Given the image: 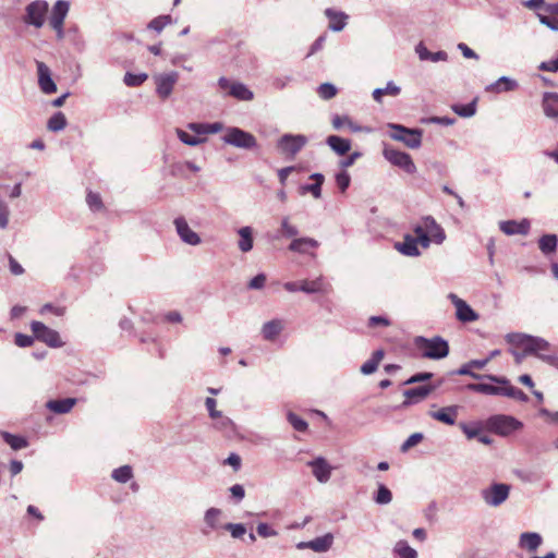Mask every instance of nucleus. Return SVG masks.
Wrapping results in <instances>:
<instances>
[{
	"instance_id": "nucleus-55",
	"label": "nucleus",
	"mask_w": 558,
	"mask_h": 558,
	"mask_svg": "<svg viewBox=\"0 0 558 558\" xmlns=\"http://www.w3.org/2000/svg\"><path fill=\"white\" fill-rule=\"evenodd\" d=\"M86 203L90 210L100 211L104 209L101 197L98 193L88 192L86 196Z\"/></svg>"
},
{
	"instance_id": "nucleus-13",
	"label": "nucleus",
	"mask_w": 558,
	"mask_h": 558,
	"mask_svg": "<svg viewBox=\"0 0 558 558\" xmlns=\"http://www.w3.org/2000/svg\"><path fill=\"white\" fill-rule=\"evenodd\" d=\"M173 225L175 227V231L182 242L185 244L196 246L201 244L202 240L201 236L193 231L186 219L184 217H178L174 219Z\"/></svg>"
},
{
	"instance_id": "nucleus-16",
	"label": "nucleus",
	"mask_w": 558,
	"mask_h": 558,
	"mask_svg": "<svg viewBox=\"0 0 558 558\" xmlns=\"http://www.w3.org/2000/svg\"><path fill=\"white\" fill-rule=\"evenodd\" d=\"M333 543V535L327 533L308 542H300L296 544L298 549H312L315 553H326Z\"/></svg>"
},
{
	"instance_id": "nucleus-50",
	"label": "nucleus",
	"mask_w": 558,
	"mask_h": 558,
	"mask_svg": "<svg viewBox=\"0 0 558 558\" xmlns=\"http://www.w3.org/2000/svg\"><path fill=\"white\" fill-rule=\"evenodd\" d=\"M147 78L148 75L146 73L133 74L131 72H126L123 82L126 86L136 87L141 86Z\"/></svg>"
},
{
	"instance_id": "nucleus-58",
	"label": "nucleus",
	"mask_w": 558,
	"mask_h": 558,
	"mask_svg": "<svg viewBox=\"0 0 558 558\" xmlns=\"http://www.w3.org/2000/svg\"><path fill=\"white\" fill-rule=\"evenodd\" d=\"M529 338V335L520 333V332H512L508 333L506 336V340L510 344L520 345L523 349L525 348L526 340Z\"/></svg>"
},
{
	"instance_id": "nucleus-10",
	"label": "nucleus",
	"mask_w": 558,
	"mask_h": 558,
	"mask_svg": "<svg viewBox=\"0 0 558 558\" xmlns=\"http://www.w3.org/2000/svg\"><path fill=\"white\" fill-rule=\"evenodd\" d=\"M307 144V137L302 134H284L277 143V147L282 154L294 157L305 145Z\"/></svg>"
},
{
	"instance_id": "nucleus-25",
	"label": "nucleus",
	"mask_w": 558,
	"mask_h": 558,
	"mask_svg": "<svg viewBox=\"0 0 558 558\" xmlns=\"http://www.w3.org/2000/svg\"><path fill=\"white\" fill-rule=\"evenodd\" d=\"M76 402L77 399L75 398L54 399L49 400L46 403V408L56 414H66L71 412Z\"/></svg>"
},
{
	"instance_id": "nucleus-41",
	"label": "nucleus",
	"mask_w": 558,
	"mask_h": 558,
	"mask_svg": "<svg viewBox=\"0 0 558 558\" xmlns=\"http://www.w3.org/2000/svg\"><path fill=\"white\" fill-rule=\"evenodd\" d=\"M393 553L399 558H417V551L407 541H398L393 546Z\"/></svg>"
},
{
	"instance_id": "nucleus-48",
	"label": "nucleus",
	"mask_w": 558,
	"mask_h": 558,
	"mask_svg": "<svg viewBox=\"0 0 558 558\" xmlns=\"http://www.w3.org/2000/svg\"><path fill=\"white\" fill-rule=\"evenodd\" d=\"M111 477L118 483H128L133 477V470L130 465H122L112 471Z\"/></svg>"
},
{
	"instance_id": "nucleus-2",
	"label": "nucleus",
	"mask_w": 558,
	"mask_h": 558,
	"mask_svg": "<svg viewBox=\"0 0 558 558\" xmlns=\"http://www.w3.org/2000/svg\"><path fill=\"white\" fill-rule=\"evenodd\" d=\"M388 129L391 130L390 137L393 141L403 143L411 149L420 148L422 145L423 131L420 129H409L404 125L397 123H388Z\"/></svg>"
},
{
	"instance_id": "nucleus-9",
	"label": "nucleus",
	"mask_w": 558,
	"mask_h": 558,
	"mask_svg": "<svg viewBox=\"0 0 558 558\" xmlns=\"http://www.w3.org/2000/svg\"><path fill=\"white\" fill-rule=\"evenodd\" d=\"M31 329L37 340L46 343L50 348L62 347L63 343L57 330L49 328L40 322H32Z\"/></svg>"
},
{
	"instance_id": "nucleus-33",
	"label": "nucleus",
	"mask_w": 558,
	"mask_h": 558,
	"mask_svg": "<svg viewBox=\"0 0 558 558\" xmlns=\"http://www.w3.org/2000/svg\"><path fill=\"white\" fill-rule=\"evenodd\" d=\"M326 143L330 149L339 156L345 155L351 149L350 140L340 137L338 135H329L326 140Z\"/></svg>"
},
{
	"instance_id": "nucleus-40",
	"label": "nucleus",
	"mask_w": 558,
	"mask_h": 558,
	"mask_svg": "<svg viewBox=\"0 0 558 558\" xmlns=\"http://www.w3.org/2000/svg\"><path fill=\"white\" fill-rule=\"evenodd\" d=\"M434 389L435 387L433 386L423 385L420 387L407 389L404 391V397L409 400L421 401L425 399Z\"/></svg>"
},
{
	"instance_id": "nucleus-53",
	"label": "nucleus",
	"mask_w": 558,
	"mask_h": 558,
	"mask_svg": "<svg viewBox=\"0 0 558 558\" xmlns=\"http://www.w3.org/2000/svg\"><path fill=\"white\" fill-rule=\"evenodd\" d=\"M222 529L228 531L235 539L242 538L246 533V527L242 523H227L222 525Z\"/></svg>"
},
{
	"instance_id": "nucleus-17",
	"label": "nucleus",
	"mask_w": 558,
	"mask_h": 558,
	"mask_svg": "<svg viewBox=\"0 0 558 558\" xmlns=\"http://www.w3.org/2000/svg\"><path fill=\"white\" fill-rule=\"evenodd\" d=\"M500 353H501V352H500V350H498V349L493 350V351L489 353L488 357H486V359H484V360H472V361H470V362H468V363L463 364L459 369H457V371H456V374H458V375H466V376H471V377H473V378H475V379L483 378L484 376H482V375H480V374H476V373H474V372H471V367H472V366H475L477 369H482V368H484V367L488 364V362H489L492 359H494V357H496V356L500 355Z\"/></svg>"
},
{
	"instance_id": "nucleus-24",
	"label": "nucleus",
	"mask_w": 558,
	"mask_h": 558,
	"mask_svg": "<svg viewBox=\"0 0 558 558\" xmlns=\"http://www.w3.org/2000/svg\"><path fill=\"white\" fill-rule=\"evenodd\" d=\"M542 108L544 114L549 119L558 118V94L546 92L543 94Z\"/></svg>"
},
{
	"instance_id": "nucleus-18",
	"label": "nucleus",
	"mask_w": 558,
	"mask_h": 558,
	"mask_svg": "<svg viewBox=\"0 0 558 558\" xmlns=\"http://www.w3.org/2000/svg\"><path fill=\"white\" fill-rule=\"evenodd\" d=\"M530 221L522 219L521 221L505 220L499 222V229L507 235H526L530 231Z\"/></svg>"
},
{
	"instance_id": "nucleus-49",
	"label": "nucleus",
	"mask_w": 558,
	"mask_h": 558,
	"mask_svg": "<svg viewBox=\"0 0 558 558\" xmlns=\"http://www.w3.org/2000/svg\"><path fill=\"white\" fill-rule=\"evenodd\" d=\"M452 110L460 117L471 118L476 112V100H473L472 102L466 105H453Z\"/></svg>"
},
{
	"instance_id": "nucleus-6",
	"label": "nucleus",
	"mask_w": 558,
	"mask_h": 558,
	"mask_svg": "<svg viewBox=\"0 0 558 558\" xmlns=\"http://www.w3.org/2000/svg\"><path fill=\"white\" fill-rule=\"evenodd\" d=\"M383 156L392 166L402 169L408 174H414L417 170L412 157L408 153L385 146Z\"/></svg>"
},
{
	"instance_id": "nucleus-62",
	"label": "nucleus",
	"mask_w": 558,
	"mask_h": 558,
	"mask_svg": "<svg viewBox=\"0 0 558 558\" xmlns=\"http://www.w3.org/2000/svg\"><path fill=\"white\" fill-rule=\"evenodd\" d=\"M257 534L260 537H274L277 536L278 533L274 529H271L267 523H258L256 527Z\"/></svg>"
},
{
	"instance_id": "nucleus-39",
	"label": "nucleus",
	"mask_w": 558,
	"mask_h": 558,
	"mask_svg": "<svg viewBox=\"0 0 558 558\" xmlns=\"http://www.w3.org/2000/svg\"><path fill=\"white\" fill-rule=\"evenodd\" d=\"M233 98L242 101H250L254 98V93L243 83L236 82L231 86V94Z\"/></svg>"
},
{
	"instance_id": "nucleus-11",
	"label": "nucleus",
	"mask_w": 558,
	"mask_h": 558,
	"mask_svg": "<svg viewBox=\"0 0 558 558\" xmlns=\"http://www.w3.org/2000/svg\"><path fill=\"white\" fill-rule=\"evenodd\" d=\"M306 465L311 468L312 474L318 483L326 484L330 481L333 466L324 457H315L307 461Z\"/></svg>"
},
{
	"instance_id": "nucleus-59",
	"label": "nucleus",
	"mask_w": 558,
	"mask_h": 558,
	"mask_svg": "<svg viewBox=\"0 0 558 558\" xmlns=\"http://www.w3.org/2000/svg\"><path fill=\"white\" fill-rule=\"evenodd\" d=\"M423 440L422 433H414L401 445V451L407 452L412 447L418 445Z\"/></svg>"
},
{
	"instance_id": "nucleus-35",
	"label": "nucleus",
	"mask_w": 558,
	"mask_h": 558,
	"mask_svg": "<svg viewBox=\"0 0 558 558\" xmlns=\"http://www.w3.org/2000/svg\"><path fill=\"white\" fill-rule=\"evenodd\" d=\"M549 349V342L539 337H533L529 335L525 343L524 351L529 354H538L542 351Z\"/></svg>"
},
{
	"instance_id": "nucleus-3",
	"label": "nucleus",
	"mask_w": 558,
	"mask_h": 558,
	"mask_svg": "<svg viewBox=\"0 0 558 558\" xmlns=\"http://www.w3.org/2000/svg\"><path fill=\"white\" fill-rule=\"evenodd\" d=\"M522 426L523 424L519 420L505 414L493 415L487 420L488 429L500 436H508Z\"/></svg>"
},
{
	"instance_id": "nucleus-38",
	"label": "nucleus",
	"mask_w": 558,
	"mask_h": 558,
	"mask_svg": "<svg viewBox=\"0 0 558 558\" xmlns=\"http://www.w3.org/2000/svg\"><path fill=\"white\" fill-rule=\"evenodd\" d=\"M400 93H401V88L398 85H396L395 82L389 81L385 88L374 89L372 96L376 102L380 104L383 101L384 95H389V96L396 97Z\"/></svg>"
},
{
	"instance_id": "nucleus-46",
	"label": "nucleus",
	"mask_w": 558,
	"mask_h": 558,
	"mask_svg": "<svg viewBox=\"0 0 558 558\" xmlns=\"http://www.w3.org/2000/svg\"><path fill=\"white\" fill-rule=\"evenodd\" d=\"M373 500L377 505H388L392 501V493L386 485L378 484L377 490L373 496Z\"/></svg>"
},
{
	"instance_id": "nucleus-20",
	"label": "nucleus",
	"mask_w": 558,
	"mask_h": 558,
	"mask_svg": "<svg viewBox=\"0 0 558 558\" xmlns=\"http://www.w3.org/2000/svg\"><path fill=\"white\" fill-rule=\"evenodd\" d=\"M485 378H487L494 383L505 385V397H509V398H512V399H515V400H519L522 402H526L529 400L527 396L521 389L509 385V380L506 379L505 377H497L495 375H485Z\"/></svg>"
},
{
	"instance_id": "nucleus-54",
	"label": "nucleus",
	"mask_w": 558,
	"mask_h": 558,
	"mask_svg": "<svg viewBox=\"0 0 558 558\" xmlns=\"http://www.w3.org/2000/svg\"><path fill=\"white\" fill-rule=\"evenodd\" d=\"M288 422L292 425V427L298 432H306L308 424L302 417L298 416L293 412H289L287 414Z\"/></svg>"
},
{
	"instance_id": "nucleus-29",
	"label": "nucleus",
	"mask_w": 558,
	"mask_h": 558,
	"mask_svg": "<svg viewBox=\"0 0 558 558\" xmlns=\"http://www.w3.org/2000/svg\"><path fill=\"white\" fill-rule=\"evenodd\" d=\"M319 246L318 241H316L313 238L303 236V238H294L292 242L289 244V251L300 253V254H306L307 250L316 248Z\"/></svg>"
},
{
	"instance_id": "nucleus-12",
	"label": "nucleus",
	"mask_w": 558,
	"mask_h": 558,
	"mask_svg": "<svg viewBox=\"0 0 558 558\" xmlns=\"http://www.w3.org/2000/svg\"><path fill=\"white\" fill-rule=\"evenodd\" d=\"M448 299L456 307V317L462 323H472L478 319V314L454 293H449Z\"/></svg>"
},
{
	"instance_id": "nucleus-56",
	"label": "nucleus",
	"mask_w": 558,
	"mask_h": 558,
	"mask_svg": "<svg viewBox=\"0 0 558 558\" xmlns=\"http://www.w3.org/2000/svg\"><path fill=\"white\" fill-rule=\"evenodd\" d=\"M177 135L182 143H184L189 146H197L198 144H201L203 142L202 138L191 135L187 132L180 130V129L177 130Z\"/></svg>"
},
{
	"instance_id": "nucleus-21",
	"label": "nucleus",
	"mask_w": 558,
	"mask_h": 558,
	"mask_svg": "<svg viewBox=\"0 0 558 558\" xmlns=\"http://www.w3.org/2000/svg\"><path fill=\"white\" fill-rule=\"evenodd\" d=\"M423 223H425L427 234L433 239L435 244H442L445 242V230L432 216L424 217Z\"/></svg>"
},
{
	"instance_id": "nucleus-61",
	"label": "nucleus",
	"mask_w": 558,
	"mask_h": 558,
	"mask_svg": "<svg viewBox=\"0 0 558 558\" xmlns=\"http://www.w3.org/2000/svg\"><path fill=\"white\" fill-rule=\"evenodd\" d=\"M216 405H217L216 399L210 398V397L206 398L205 407H206V409L208 411L209 417L213 418V420L216 418V417H220L221 413H222V412H220V411H218L216 409Z\"/></svg>"
},
{
	"instance_id": "nucleus-32",
	"label": "nucleus",
	"mask_w": 558,
	"mask_h": 558,
	"mask_svg": "<svg viewBox=\"0 0 558 558\" xmlns=\"http://www.w3.org/2000/svg\"><path fill=\"white\" fill-rule=\"evenodd\" d=\"M415 52L417 53L420 60L425 61L429 60L432 62L447 61L448 53L446 51H437L430 52L423 43H420L415 47Z\"/></svg>"
},
{
	"instance_id": "nucleus-37",
	"label": "nucleus",
	"mask_w": 558,
	"mask_h": 558,
	"mask_svg": "<svg viewBox=\"0 0 558 558\" xmlns=\"http://www.w3.org/2000/svg\"><path fill=\"white\" fill-rule=\"evenodd\" d=\"M384 351L383 350H376L372 357L367 360L362 366H361V373L363 375H371L376 372L378 368L379 363L384 359Z\"/></svg>"
},
{
	"instance_id": "nucleus-42",
	"label": "nucleus",
	"mask_w": 558,
	"mask_h": 558,
	"mask_svg": "<svg viewBox=\"0 0 558 558\" xmlns=\"http://www.w3.org/2000/svg\"><path fill=\"white\" fill-rule=\"evenodd\" d=\"M300 291L304 293H319L324 291V281L322 277L314 280H302L300 282Z\"/></svg>"
},
{
	"instance_id": "nucleus-19",
	"label": "nucleus",
	"mask_w": 558,
	"mask_h": 558,
	"mask_svg": "<svg viewBox=\"0 0 558 558\" xmlns=\"http://www.w3.org/2000/svg\"><path fill=\"white\" fill-rule=\"evenodd\" d=\"M325 16L329 21L328 28L332 32H341L348 24L349 15L331 8L325 10Z\"/></svg>"
},
{
	"instance_id": "nucleus-7",
	"label": "nucleus",
	"mask_w": 558,
	"mask_h": 558,
	"mask_svg": "<svg viewBox=\"0 0 558 558\" xmlns=\"http://www.w3.org/2000/svg\"><path fill=\"white\" fill-rule=\"evenodd\" d=\"M510 485L505 483H494L487 488L482 489L481 496L484 502L490 507H499L509 497Z\"/></svg>"
},
{
	"instance_id": "nucleus-26",
	"label": "nucleus",
	"mask_w": 558,
	"mask_h": 558,
	"mask_svg": "<svg viewBox=\"0 0 558 558\" xmlns=\"http://www.w3.org/2000/svg\"><path fill=\"white\" fill-rule=\"evenodd\" d=\"M543 538L536 532H524L520 535L519 547L530 553H534L542 545Z\"/></svg>"
},
{
	"instance_id": "nucleus-43",
	"label": "nucleus",
	"mask_w": 558,
	"mask_h": 558,
	"mask_svg": "<svg viewBox=\"0 0 558 558\" xmlns=\"http://www.w3.org/2000/svg\"><path fill=\"white\" fill-rule=\"evenodd\" d=\"M1 437L13 450H20L28 446L26 438L19 435L1 432Z\"/></svg>"
},
{
	"instance_id": "nucleus-23",
	"label": "nucleus",
	"mask_w": 558,
	"mask_h": 558,
	"mask_svg": "<svg viewBox=\"0 0 558 558\" xmlns=\"http://www.w3.org/2000/svg\"><path fill=\"white\" fill-rule=\"evenodd\" d=\"M458 405H449L437 411H430L429 416L447 425H453L458 416Z\"/></svg>"
},
{
	"instance_id": "nucleus-27",
	"label": "nucleus",
	"mask_w": 558,
	"mask_h": 558,
	"mask_svg": "<svg viewBox=\"0 0 558 558\" xmlns=\"http://www.w3.org/2000/svg\"><path fill=\"white\" fill-rule=\"evenodd\" d=\"M518 88V82L508 76H501L496 82L486 86L487 92L500 94L505 92H512Z\"/></svg>"
},
{
	"instance_id": "nucleus-36",
	"label": "nucleus",
	"mask_w": 558,
	"mask_h": 558,
	"mask_svg": "<svg viewBox=\"0 0 558 558\" xmlns=\"http://www.w3.org/2000/svg\"><path fill=\"white\" fill-rule=\"evenodd\" d=\"M222 515V511L219 508L211 507L207 509L204 513V523L210 530H217L218 527H222L220 525V518Z\"/></svg>"
},
{
	"instance_id": "nucleus-14",
	"label": "nucleus",
	"mask_w": 558,
	"mask_h": 558,
	"mask_svg": "<svg viewBox=\"0 0 558 558\" xmlns=\"http://www.w3.org/2000/svg\"><path fill=\"white\" fill-rule=\"evenodd\" d=\"M286 328V320L274 318L265 322L260 327V336L265 341L275 342Z\"/></svg>"
},
{
	"instance_id": "nucleus-47",
	"label": "nucleus",
	"mask_w": 558,
	"mask_h": 558,
	"mask_svg": "<svg viewBox=\"0 0 558 558\" xmlns=\"http://www.w3.org/2000/svg\"><path fill=\"white\" fill-rule=\"evenodd\" d=\"M66 126V118L62 112H56L47 123V129L51 132H60Z\"/></svg>"
},
{
	"instance_id": "nucleus-63",
	"label": "nucleus",
	"mask_w": 558,
	"mask_h": 558,
	"mask_svg": "<svg viewBox=\"0 0 558 558\" xmlns=\"http://www.w3.org/2000/svg\"><path fill=\"white\" fill-rule=\"evenodd\" d=\"M459 427L464 433L468 439L477 438L480 435V428L476 426H471L466 423H460Z\"/></svg>"
},
{
	"instance_id": "nucleus-4",
	"label": "nucleus",
	"mask_w": 558,
	"mask_h": 558,
	"mask_svg": "<svg viewBox=\"0 0 558 558\" xmlns=\"http://www.w3.org/2000/svg\"><path fill=\"white\" fill-rule=\"evenodd\" d=\"M48 10L49 5L47 1L35 0L26 5L23 22L35 28H41L46 22Z\"/></svg>"
},
{
	"instance_id": "nucleus-1",
	"label": "nucleus",
	"mask_w": 558,
	"mask_h": 558,
	"mask_svg": "<svg viewBox=\"0 0 558 558\" xmlns=\"http://www.w3.org/2000/svg\"><path fill=\"white\" fill-rule=\"evenodd\" d=\"M414 342L416 348L422 352V356L427 359L440 360L446 357L449 353L448 342L440 337H434L432 339L417 337Z\"/></svg>"
},
{
	"instance_id": "nucleus-8",
	"label": "nucleus",
	"mask_w": 558,
	"mask_h": 558,
	"mask_svg": "<svg viewBox=\"0 0 558 558\" xmlns=\"http://www.w3.org/2000/svg\"><path fill=\"white\" fill-rule=\"evenodd\" d=\"M153 80L156 85V94L160 99L166 100L171 96L179 81V73L177 71L158 73L153 76Z\"/></svg>"
},
{
	"instance_id": "nucleus-60",
	"label": "nucleus",
	"mask_w": 558,
	"mask_h": 558,
	"mask_svg": "<svg viewBox=\"0 0 558 558\" xmlns=\"http://www.w3.org/2000/svg\"><path fill=\"white\" fill-rule=\"evenodd\" d=\"M216 422H215V427L220 429V430H229V429H233V422L230 417L223 415L221 413V416L220 417H216L214 418Z\"/></svg>"
},
{
	"instance_id": "nucleus-57",
	"label": "nucleus",
	"mask_w": 558,
	"mask_h": 558,
	"mask_svg": "<svg viewBox=\"0 0 558 558\" xmlns=\"http://www.w3.org/2000/svg\"><path fill=\"white\" fill-rule=\"evenodd\" d=\"M335 179H336V184H337L338 189L342 193H344L351 182L350 174L345 170H342L336 174Z\"/></svg>"
},
{
	"instance_id": "nucleus-28",
	"label": "nucleus",
	"mask_w": 558,
	"mask_h": 558,
	"mask_svg": "<svg viewBox=\"0 0 558 558\" xmlns=\"http://www.w3.org/2000/svg\"><path fill=\"white\" fill-rule=\"evenodd\" d=\"M253 228L245 226L238 230V234L240 236L238 242V248L242 253H248L253 250L254 246V238H253Z\"/></svg>"
},
{
	"instance_id": "nucleus-64",
	"label": "nucleus",
	"mask_w": 558,
	"mask_h": 558,
	"mask_svg": "<svg viewBox=\"0 0 558 558\" xmlns=\"http://www.w3.org/2000/svg\"><path fill=\"white\" fill-rule=\"evenodd\" d=\"M541 24L547 26L554 32H558V19H550L544 14L537 13Z\"/></svg>"
},
{
	"instance_id": "nucleus-30",
	"label": "nucleus",
	"mask_w": 558,
	"mask_h": 558,
	"mask_svg": "<svg viewBox=\"0 0 558 558\" xmlns=\"http://www.w3.org/2000/svg\"><path fill=\"white\" fill-rule=\"evenodd\" d=\"M70 4L68 1L58 0L51 11L49 24H64V20L69 13Z\"/></svg>"
},
{
	"instance_id": "nucleus-15",
	"label": "nucleus",
	"mask_w": 558,
	"mask_h": 558,
	"mask_svg": "<svg viewBox=\"0 0 558 558\" xmlns=\"http://www.w3.org/2000/svg\"><path fill=\"white\" fill-rule=\"evenodd\" d=\"M37 66V74H38V85L40 90L46 94L50 95L57 92V85L52 80L51 71L41 61H36Z\"/></svg>"
},
{
	"instance_id": "nucleus-45",
	"label": "nucleus",
	"mask_w": 558,
	"mask_h": 558,
	"mask_svg": "<svg viewBox=\"0 0 558 558\" xmlns=\"http://www.w3.org/2000/svg\"><path fill=\"white\" fill-rule=\"evenodd\" d=\"M279 234L282 238H295L299 234L298 227L291 222V218L289 216L282 217Z\"/></svg>"
},
{
	"instance_id": "nucleus-31",
	"label": "nucleus",
	"mask_w": 558,
	"mask_h": 558,
	"mask_svg": "<svg viewBox=\"0 0 558 558\" xmlns=\"http://www.w3.org/2000/svg\"><path fill=\"white\" fill-rule=\"evenodd\" d=\"M331 124L335 130H340L342 126L345 125L354 133H357V132L369 133L372 131L369 128L361 126V125L352 122V120L347 116H338V114L333 116L332 120H331Z\"/></svg>"
},
{
	"instance_id": "nucleus-22",
	"label": "nucleus",
	"mask_w": 558,
	"mask_h": 558,
	"mask_svg": "<svg viewBox=\"0 0 558 558\" xmlns=\"http://www.w3.org/2000/svg\"><path fill=\"white\" fill-rule=\"evenodd\" d=\"M395 248L404 256L417 257L421 255L417 240L410 234H405L402 242H397Z\"/></svg>"
},
{
	"instance_id": "nucleus-51",
	"label": "nucleus",
	"mask_w": 558,
	"mask_h": 558,
	"mask_svg": "<svg viewBox=\"0 0 558 558\" xmlns=\"http://www.w3.org/2000/svg\"><path fill=\"white\" fill-rule=\"evenodd\" d=\"M337 87L331 83H323L317 88V94L322 99L328 100L337 95Z\"/></svg>"
},
{
	"instance_id": "nucleus-34",
	"label": "nucleus",
	"mask_w": 558,
	"mask_h": 558,
	"mask_svg": "<svg viewBox=\"0 0 558 558\" xmlns=\"http://www.w3.org/2000/svg\"><path fill=\"white\" fill-rule=\"evenodd\" d=\"M466 389L484 395H490V396H505V385L502 386H495L492 384H469L466 385Z\"/></svg>"
},
{
	"instance_id": "nucleus-44",
	"label": "nucleus",
	"mask_w": 558,
	"mask_h": 558,
	"mask_svg": "<svg viewBox=\"0 0 558 558\" xmlns=\"http://www.w3.org/2000/svg\"><path fill=\"white\" fill-rule=\"evenodd\" d=\"M557 243L558 239L555 234H546L538 240V247L544 254L548 255L556 252Z\"/></svg>"
},
{
	"instance_id": "nucleus-5",
	"label": "nucleus",
	"mask_w": 558,
	"mask_h": 558,
	"mask_svg": "<svg viewBox=\"0 0 558 558\" xmlns=\"http://www.w3.org/2000/svg\"><path fill=\"white\" fill-rule=\"evenodd\" d=\"M222 141L231 146L242 149H252L257 145L253 134L239 128H229L226 130Z\"/></svg>"
},
{
	"instance_id": "nucleus-52",
	"label": "nucleus",
	"mask_w": 558,
	"mask_h": 558,
	"mask_svg": "<svg viewBox=\"0 0 558 558\" xmlns=\"http://www.w3.org/2000/svg\"><path fill=\"white\" fill-rule=\"evenodd\" d=\"M171 23V16L170 15H160L155 19H153L148 23V28L153 29L157 33H160L167 25Z\"/></svg>"
}]
</instances>
